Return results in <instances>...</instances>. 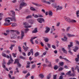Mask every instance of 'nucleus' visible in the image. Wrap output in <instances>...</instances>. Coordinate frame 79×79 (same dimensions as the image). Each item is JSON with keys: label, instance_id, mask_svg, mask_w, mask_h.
<instances>
[{"label": "nucleus", "instance_id": "f257e3e1", "mask_svg": "<svg viewBox=\"0 0 79 79\" xmlns=\"http://www.w3.org/2000/svg\"><path fill=\"white\" fill-rule=\"evenodd\" d=\"M21 1L22 2L20 5L19 10H21L20 9H21V8H22L23 6H27V5L26 3L24 2V0H21Z\"/></svg>", "mask_w": 79, "mask_h": 79}, {"label": "nucleus", "instance_id": "f03ea898", "mask_svg": "<svg viewBox=\"0 0 79 79\" xmlns=\"http://www.w3.org/2000/svg\"><path fill=\"white\" fill-rule=\"evenodd\" d=\"M7 19H10L11 21H13L14 22H16V18H15V15H13L12 18H7Z\"/></svg>", "mask_w": 79, "mask_h": 79}, {"label": "nucleus", "instance_id": "7ed1b4c3", "mask_svg": "<svg viewBox=\"0 0 79 79\" xmlns=\"http://www.w3.org/2000/svg\"><path fill=\"white\" fill-rule=\"evenodd\" d=\"M37 21L39 23H42V22H44L45 20H44V19L43 18H40L39 19H37Z\"/></svg>", "mask_w": 79, "mask_h": 79}, {"label": "nucleus", "instance_id": "20e7f679", "mask_svg": "<svg viewBox=\"0 0 79 79\" xmlns=\"http://www.w3.org/2000/svg\"><path fill=\"white\" fill-rule=\"evenodd\" d=\"M45 28L46 30L44 31L45 33H48V32L50 31V28L47 27H45Z\"/></svg>", "mask_w": 79, "mask_h": 79}, {"label": "nucleus", "instance_id": "39448f33", "mask_svg": "<svg viewBox=\"0 0 79 79\" xmlns=\"http://www.w3.org/2000/svg\"><path fill=\"white\" fill-rule=\"evenodd\" d=\"M2 55V56H3L4 57H5L6 58H8V59H9L10 58V56L8 55H6V54H5L4 53H3Z\"/></svg>", "mask_w": 79, "mask_h": 79}, {"label": "nucleus", "instance_id": "423d86ee", "mask_svg": "<svg viewBox=\"0 0 79 79\" xmlns=\"http://www.w3.org/2000/svg\"><path fill=\"white\" fill-rule=\"evenodd\" d=\"M10 31L11 32H15V33H16V34L19 35V34H20V33L18 31V30H10Z\"/></svg>", "mask_w": 79, "mask_h": 79}, {"label": "nucleus", "instance_id": "0eeeda50", "mask_svg": "<svg viewBox=\"0 0 79 79\" xmlns=\"http://www.w3.org/2000/svg\"><path fill=\"white\" fill-rule=\"evenodd\" d=\"M23 25L24 26H25V28H26V27H30L31 26H29V24H28V23H24Z\"/></svg>", "mask_w": 79, "mask_h": 79}, {"label": "nucleus", "instance_id": "6e6552de", "mask_svg": "<svg viewBox=\"0 0 79 79\" xmlns=\"http://www.w3.org/2000/svg\"><path fill=\"white\" fill-rule=\"evenodd\" d=\"M65 19L68 22H69V23H71V19H70V18L68 17H65Z\"/></svg>", "mask_w": 79, "mask_h": 79}, {"label": "nucleus", "instance_id": "1a4fd4ad", "mask_svg": "<svg viewBox=\"0 0 79 79\" xmlns=\"http://www.w3.org/2000/svg\"><path fill=\"white\" fill-rule=\"evenodd\" d=\"M24 36V32L23 31H22L21 34V37H20L21 39H22L23 38V37Z\"/></svg>", "mask_w": 79, "mask_h": 79}, {"label": "nucleus", "instance_id": "9d476101", "mask_svg": "<svg viewBox=\"0 0 79 79\" xmlns=\"http://www.w3.org/2000/svg\"><path fill=\"white\" fill-rule=\"evenodd\" d=\"M70 45H68V47L69 48L68 49L69 50L71 49L69 48H70V47H71L73 46L72 42H70Z\"/></svg>", "mask_w": 79, "mask_h": 79}, {"label": "nucleus", "instance_id": "9b49d317", "mask_svg": "<svg viewBox=\"0 0 79 79\" xmlns=\"http://www.w3.org/2000/svg\"><path fill=\"white\" fill-rule=\"evenodd\" d=\"M23 49H24V51L25 52H27V50H28V49L27 48H29V47H27V48H26L24 46H23Z\"/></svg>", "mask_w": 79, "mask_h": 79}, {"label": "nucleus", "instance_id": "f8f14e48", "mask_svg": "<svg viewBox=\"0 0 79 79\" xmlns=\"http://www.w3.org/2000/svg\"><path fill=\"white\" fill-rule=\"evenodd\" d=\"M38 32L37 31V28H35L34 30H33L32 31V33H37Z\"/></svg>", "mask_w": 79, "mask_h": 79}, {"label": "nucleus", "instance_id": "ddd939ff", "mask_svg": "<svg viewBox=\"0 0 79 79\" xmlns=\"http://www.w3.org/2000/svg\"><path fill=\"white\" fill-rule=\"evenodd\" d=\"M67 35L68 37H74L75 36V35H71L69 33L67 34Z\"/></svg>", "mask_w": 79, "mask_h": 79}, {"label": "nucleus", "instance_id": "4468645a", "mask_svg": "<svg viewBox=\"0 0 79 79\" xmlns=\"http://www.w3.org/2000/svg\"><path fill=\"white\" fill-rule=\"evenodd\" d=\"M56 10L58 11V10H61L62 9V7H60L59 6H56Z\"/></svg>", "mask_w": 79, "mask_h": 79}, {"label": "nucleus", "instance_id": "2eb2a0df", "mask_svg": "<svg viewBox=\"0 0 79 79\" xmlns=\"http://www.w3.org/2000/svg\"><path fill=\"white\" fill-rule=\"evenodd\" d=\"M76 69H77V72L79 73V67L77 65H76V67L75 69V70H76Z\"/></svg>", "mask_w": 79, "mask_h": 79}, {"label": "nucleus", "instance_id": "dca6fc26", "mask_svg": "<svg viewBox=\"0 0 79 79\" xmlns=\"http://www.w3.org/2000/svg\"><path fill=\"white\" fill-rule=\"evenodd\" d=\"M34 22H35V21L33 19H31L28 21V23H31V24H32V23H34Z\"/></svg>", "mask_w": 79, "mask_h": 79}, {"label": "nucleus", "instance_id": "f3484780", "mask_svg": "<svg viewBox=\"0 0 79 79\" xmlns=\"http://www.w3.org/2000/svg\"><path fill=\"white\" fill-rule=\"evenodd\" d=\"M32 4H33V5H35V6H40L41 5L35 3H32Z\"/></svg>", "mask_w": 79, "mask_h": 79}, {"label": "nucleus", "instance_id": "a211bd4d", "mask_svg": "<svg viewBox=\"0 0 79 79\" xmlns=\"http://www.w3.org/2000/svg\"><path fill=\"white\" fill-rule=\"evenodd\" d=\"M52 6L55 8H56V6H57V4L56 3L53 4H52Z\"/></svg>", "mask_w": 79, "mask_h": 79}, {"label": "nucleus", "instance_id": "6ab92c4d", "mask_svg": "<svg viewBox=\"0 0 79 79\" xmlns=\"http://www.w3.org/2000/svg\"><path fill=\"white\" fill-rule=\"evenodd\" d=\"M19 60H18V59H15V61L14 63V64H16V63H17V64H18V63H19Z\"/></svg>", "mask_w": 79, "mask_h": 79}, {"label": "nucleus", "instance_id": "aec40b11", "mask_svg": "<svg viewBox=\"0 0 79 79\" xmlns=\"http://www.w3.org/2000/svg\"><path fill=\"white\" fill-rule=\"evenodd\" d=\"M10 32H13L10 31V30H6V32L7 34V35H10Z\"/></svg>", "mask_w": 79, "mask_h": 79}, {"label": "nucleus", "instance_id": "412c9836", "mask_svg": "<svg viewBox=\"0 0 79 79\" xmlns=\"http://www.w3.org/2000/svg\"><path fill=\"white\" fill-rule=\"evenodd\" d=\"M71 73V71H68L67 73H66V75H68V76L69 75V76H70Z\"/></svg>", "mask_w": 79, "mask_h": 79}, {"label": "nucleus", "instance_id": "4be33fe9", "mask_svg": "<svg viewBox=\"0 0 79 79\" xmlns=\"http://www.w3.org/2000/svg\"><path fill=\"white\" fill-rule=\"evenodd\" d=\"M62 51H63V52L65 53H67V51L64 48H62Z\"/></svg>", "mask_w": 79, "mask_h": 79}, {"label": "nucleus", "instance_id": "5701e85b", "mask_svg": "<svg viewBox=\"0 0 79 79\" xmlns=\"http://www.w3.org/2000/svg\"><path fill=\"white\" fill-rule=\"evenodd\" d=\"M78 49H79V48H78V47H75L74 48V49H73L74 51L75 52H76V51H77V50H78Z\"/></svg>", "mask_w": 79, "mask_h": 79}, {"label": "nucleus", "instance_id": "b1692460", "mask_svg": "<svg viewBox=\"0 0 79 79\" xmlns=\"http://www.w3.org/2000/svg\"><path fill=\"white\" fill-rule=\"evenodd\" d=\"M70 76H72L73 77H75L76 76V74L74 73H71L70 75Z\"/></svg>", "mask_w": 79, "mask_h": 79}, {"label": "nucleus", "instance_id": "393cba45", "mask_svg": "<svg viewBox=\"0 0 79 79\" xmlns=\"http://www.w3.org/2000/svg\"><path fill=\"white\" fill-rule=\"evenodd\" d=\"M32 18V15H28L25 18V19H29V18Z\"/></svg>", "mask_w": 79, "mask_h": 79}, {"label": "nucleus", "instance_id": "a878e982", "mask_svg": "<svg viewBox=\"0 0 79 79\" xmlns=\"http://www.w3.org/2000/svg\"><path fill=\"white\" fill-rule=\"evenodd\" d=\"M17 37V35H16V34H14L13 35V37H11V39H16Z\"/></svg>", "mask_w": 79, "mask_h": 79}, {"label": "nucleus", "instance_id": "bb28decb", "mask_svg": "<svg viewBox=\"0 0 79 79\" xmlns=\"http://www.w3.org/2000/svg\"><path fill=\"white\" fill-rule=\"evenodd\" d=\"M20 59H23V60H26V58L25 57H24L23 56H20L19 57Z\"/></svg>", "mask_w": 79, "mask_h": 79}, {"label": "nucleus", "instance_id": "cd10ccee", "mask_svg": "<svg viewBox=\"0 0 79 79\" xmlns=\"http://www.w3.org/2000/svg\"><path fill=\"white\" fill-rule=\"evenodd\" d=\"M32 16H34V18H39V16H38V15H34V14H33L32 15Z\"/></svg>", "mask_w": 79, "mask_h": 79}, {"label": "nucleus", "instance_id": "c85d7f7f", "mask_svg": "<svg viewBox=\"0 0 79 79\" xmlns=\"http://www.w3.org/2000/svg\"><path fill=\"white\" fill-rule=\"evenodd\" d=\"M52 14H53L52 13V11L49 10V13H48L49 15H50V16H52Z\"/></svg>", "mask_w": 79, "mask_h": 79}, {"label": "nucleus", "instance_id": "c756f323", "mask_svg": "<svg viewBox=\"0 0 79 79\" xmlns=\"http://www.w3.org/2000/svg\"><path fill=\"white\" fill-rule=\"evenodd\" d=\"M15 44L11 45H10V48L11 49V50H13V47H15Z\"/></svg>", "mask_w": 79, "mask_h": 79}, {"label": "nucleus", "instance_id": "7c9ffc66", "mask_svg": "<svg viewBox=\"0 0 79 79\" xmlns=\"http://www.w3.org/2000/svg\"><path fill=\"white\" fill-rule=\"evenodd\" d=\"M50 77H51V74H49L47 76V79H49L50 78Z\"/></svg>", "mask_w": 79, "mask_h": 79}, {"label": "nucleus", "instance_id": "2f4dec72", "mask_svg": "<svg viewBox=\"0 0 79 79\" xmlns=\"http://www.w3.org/2000/svg\"><path fill=\"white\" fill-rule=\"evenodd\" d=\"M36 66V65L35 64H33L32 66V69H34V68H35Z\"/></svg>", "mask_w": 79, "mask_h": 79}, {"label": "nucleus", "instance_id": "473e14b6", "mask_svg": "<svg viewBox=\"0 0 79 79\" xmlns=\"http://www.w3.org/2000/svg\"><path fill=\"white\" fill-rule=\"evenodd\" d=\"M29 31V29L28 28H26L25 29V33H27L28 31Z\"/></svg>", "mask_w": 79, "mask_h": 79}, {"label": "nucleus", "instance_id": "72a5a7b5", "mask_svg": "<svg viewBox=\"0 0 79 79\" xmlns=\"http://www.w3.org/2000/svg\"><path fill=\"white\" fill-rule=\"evenodd\" d=\"M59 64L60 66H63V65L64 64V62H60Z\"/></svg>", "mask_w": 79, "mask_h": 79}, {"label": "nucleus", "instance_id": "f704fd0d", "mask_svg": "<svg viewBox=\"0 0 79 79\" xmlns=\"http://www.w3.org/2000/svg\"><path fill=\"white\" fill-rule=\"evenodd\" d=\"M39 54L38 52H36L35 54V57H37L38 55H39Z\"/></svg>", "mask_w": 79, "mask_h": 79}, {"label": "nucleus", "instance_id": "c9c22d12", "mask_svg": "<svg viewBox=\"0 0 79 79\" xmlns=\"http://www.w3.org/2000/svg\"><path fill=\"white\" fill-rule=\"evenodd\" d=\"M39 76L41 78H44V75H43L42 74H40Z\"/></svg>", "mask_w": 79, "mask_h": 79}, {"label": "nucleus", "instance_id": "e433bc0d", "mask_svg": "<svg viewBox=\"0 0 79 79\" xmlns=\"http://www.w3.org/2000/svg\"><path fill=\"white\" fill-rule=\"evenodd\" d=\"M10 11H11L13 16H15V12L14 10H11Z\"/></svg>", "mask_w": 79, "mask_h": 79}, {"label": "nucleus", "instance_id": "4c0bfd02", "mask_svg": "<svg viewBox=\"0 0 79 79\" xmlns=\"http://www.w3.org/2000/svg\"><path fill=\"white\" fill-rule=\"evenodd\" d=\"M69 53H70V55H73V52H71V49H69Z\"/></svg>", "mask_w": 79, "mask_h": 79}, {"label": "nucleus", "instance_id": "58836bf2", "mask_svg": "<svg viewBox=\"0 0 79 79\" xmlns=\"http://www.w3.org/2000/svg\"><path fill=\"white\" fill-rule=\"evenodd\" d=\"M30 9L32 11H35V9L32 7H30Z\"/></svg>", "mask_w": 79, "mask_h": 79}, {"label": "nucleus", "instance_id": "ea45409f", "mask_svg": "<svg viewBox=\"0 0 79 79\" xmlns=\"http://www.w3.org/2000/svg\"><path fill=\"white\" fill-rule=\"evenodd\" d=\"M16 26V23H14L12 24L11 26H12V27H14V26Z\"/></svg>", "mask_w": 79, "mask_h": 79}, {"label": "nucleus", "instance_id": "a19ab883", "mask_svg": "<svg viewBox=\"0 0 79 79\" xmlns=\"http://www.w3.org/2000/svg\"><path fill=\"white\" fill-rule=\"evenodd\" d=\"M57 76V74L54 75V76L53 77V79H57V78H56Z\"/></svg>", "mask_w": 79, "mask_h": 79}, {"label": "nucleus", "instance_id": "79ce46f5", "mask_svg": "<svg viewBox=\"0 0 79 79\" xmlns=\"http://www.w3.org/2000/svg\"><path fill=\"white\" fill-rule=\"evenodd\" d=\"M18 49H19V52H21V51H22L21 48V47H19Z\"/></svg>", "mask_w": 79, "mask_h": 79}, {"label": "nucleus", "instance_id": "37998d69", "mask_svg": "<svg viewBox=\"0 0 79 79\" xmlns=\"http://www.w3.org/2000/svg\"><path fill=\"white\" fill-rule=\"evenodd\" d=\"M58 66L56 65L54 67V69H55V70H56L58 69Z\"/></svg>", "mask_w": 79, "mask_h": 79}, {"label": "nucleus", "instance_id": "c03bdc74", "mask_svg": "<svg viewBox=\"0 0 79 79\" xmlns=\"http://www.w3.org/2000/svg\"><path fill=\"white\" fill-rule=\"evenodd\" d=\"M44 41L45 42H48V39L47 38H46L44 39Z\"/></svg>", "mask_w": 79, "mask_h": 79}, {"label": "nucleus", "instance_id": "a18cd8bd", "mask_svg": "<svg viewBox=\"0 0 79 79\" xmlns=\"http://www.w3.org/2000/svg\"><path fill=\"white\" fill-rule=\"evenodd\" d=\"M11 23L10 24H8L7 23H4V25L5 26H9V25H10Z\"/></svg>", "mask_w": 79, "mask_h": 79}, {"label": "nucleus", "instance_id": "49530a36", "mask_svg": "<svg viewBox=\"0 0 79 79\" xmlns=\"http://www.w3.org/2000/svg\"><path fill=\"white\" fill-rule=\"evenodd\" d=\"M59 71H61L63 69V68H62V67H60L59 68Z\"/></svg>", "mask_w": 79, "mask_h": 79}, {"label": "nucleus", "instance_id": "de8ad7c7", "mask_svg": "<svg viewBox=\"0 0 79 79\" xmlns=\"http://www.w3.org/2000/svg\"><path fill=\"white\" fill-rule=\"evenodd\" d=\"M71 22L72 23H76V21L75 20L72 19L71 20Z\"/></svg>", "mask_w": 79, "mask_h": 79}, {"label": "nucleus", "instance_id": "09e8293b", "mask_svg": "<svg viewBox=\"0 0 79 79\" xmlns=\"http://www.w3.org/2000/svg\"><path fill=\"white\" fill-rule=\"evenodd\" d=\"M10 63L12 64V63H13V62H10V60H9V61L7 63V64H8V65H9V64H10Z\"/></svg>", "mask_w": 79, "mask_h": 79}, {"label": "nucleus", "instance_id": "8fccbe9b", "mask_svg": "<svg viewBox=\"0 0 79 79\" xmlns=\"http://www.w3.org/2000/svg\"><path fill=\"white\" fill-rule=\"evenodd\" d=\"M47 45L48 48H51V45L48 43L47 44Z\"/></svg>", "mask_w": 79, "mask_h": 79}, {"label": "nucleus", "instance_id": "3c124183", "mask_svg": "<svg viewBox=\"0 0 79 79\" xmlns=\"http://www.w3.org/2000/svg\"><path fill=\"white\" fill-rule=\"evenodd\" d=\"M63 59L65 60L66 61H68V62H70V61H69L68 59H66V58H63Z\"/></svg>", "mask_w": 79, "mask_h": 79}, {"label": "nucleus", "instance_id": "603ef678", "mask_svg": "<svg viewBox=\"0 0 79 79\" xmlns=\"http://www.w3.org/2000/svg\"><path fill=\"white\" fill-rule=\"evenodd\" d=\"M5 22H8V23H10V20H7V19H6L5 20Z\"/></svg>", "mask_w": 79, "mask_h": 79}, {"label": "nucleus", "instance_id": "864d4df0", "mask_svg": "<svg viewBox=\"0 0 79 79\" xmlns=\"http://www.w3.org/2000/svg\"><path fill=\"white\" fill-rule=\"evenodd\" d=\"M27 72V71H23L22 72L23 73H24V74H26Z\"/></svg>", "mask_w": 79, "mask_h": 79}, {"label": "nucleus", "instance_id": "5fc2aeb1", "mask_svg": "<svg viewBox=\"0 0 79 79\" xmlns=\"http://www.w3.org/2000/svg\"><path fill=\"white\" fill-rule=\"evenodd\" d=\"M71 71L72 72H73V73H75L74 69L73 67H72Z\"/></svg>", "mask_w": 79, "mask_h": 79}, {"label": "nucleus", "instance_id": "6e6d98bb", "mask_svg": "<svg viewBox=\"0 0 79 79\" xmlns=\"http://www.w3.org/2000/svg\"><path fill=\"white\" fill-rule=\"evenodd\" d=\"M17 64L18 65L19 68L21 66V64H20L19 63Z\"/></svg>", "mask_w": 79, "mask_h": 79}, {"label": "nucleus", "instance_id": "4d7b16f0", "mask_svg": "<svg viewBox=\"0 0 79 79\" xmlns=\"http://www.w3.org/2000/svg\"><path fill=\"white\" fill-rule=\"evenodd\" d=\"M45 62L46 63H49V62H48V60L47 59H45Z\"/></svg>", "mask_w": 79, "mask_h": 79}, {"label": "nucleus", "instance_id": "13d9d810", "mask_svg": "<svg viewBox=\"0 0 79 79\" xmlns=\"http://www.w3.org/2000/svg\"><path fill=\"white\" fill-rule=\"evenodd\" d=\"M70 28V27H69L67 28L66 29H67V32H68L69 31V29Z\"/></svg>", "mask_w": 79, "mask_h": 79}, {"label": "nucleus", "instance_id": "bf43d9fd", "mask_svg": "<svg viewBox=\"0 0 79 79\" xmlns=\"http://www.w3.org/2000/svg\"><path fill=\"white\" fill-rule=\"evenodd\" d=\"M63 76L61 75L60 76L59 79H63Z\"/></svg>", "mask_w": 79, "mask_h": 79}, {"label": "nucleus", "instance_id": "052dcab7", "mask_svg": "<svg viewBox=\"0 0 79 79\" xmlns=\"http://www.w3.org/2000/svg\"><path fill=\"white\" fill-rule=\"evenodd\" d=\"M79 58H76L75 60H76V61H77H77H79Z\"/></svg>", "mask_w": 79, "mask_h": 79}, {"label": "nucleus", "instance_id": "680f3d73", "mask_svg": "<svg viewBox=\"0 0 79 79\" xmlns=\"http://www.w3.org/2000/svg\"><path fill=\"white\" fill-rule=\"evenodd\" d=\"M75 42H76L77 44H78L79 45V42L78 41H75Z\"/></svg>", "mask_w": 79, "mask_h": 79}, {"label": "nucleus", "instance_id": "e2e57ef3", "mask_svg": "<svg viewBox=\"0 0 79 79\" xmlns=\"http://www.w3.org/2000/svg\"><path fill=\"white\" fill-rule=\"evenodd\" d=\"M2 66H3V68H4V69H6V66H5V65H2Z\"/></svg>", "mask_w": 79, "mask_h": 79}, {"label": "nucleus", "instance_id": "0e129e2a", "mask_svg": "<svg viewBox=\"0 0 79 79\" xmlns=\"http://www.w3.org/2000/svg\"><path fill=\"white\" fill-rule=\"evenodd\" d=\"M3 64H2V65H5V64H6V62H5V61H3Z\"/></svg>", "mask_w": 79, "mask_h": 79}, {"label": "nucleus", "instance_id": "69168bd1", "mask_svg": "<svg viewBox=\"0 0 79 79\" xmlns=\"http://www.w3.org/2000/svg\"><path fill=\"white\" fill-rule=\"evenodd\" d=\"M10 61H11V62H13V61H14L13 60V59H12V58H10Z\"/></svg>", "mask_w": 79, "mask_h": 79}, {"label": "nucleus", "instance_id": "338daca9", "mask_svg": "<svg viewBox=\"0 0 79 79\" xmlns=\"http://www.w3.org/2000/svg\"><path fill=\"white\" fill-rule=\"evenodd\" d=\"M12 55H13V57H14V58H15V57H16V55L15 54V53H13Z\"/></svg>", "mask_w": 79, "mask_h": 79}, {"label": "nucleus", "instance_id": "774afa93", "mask_svg": "<svg viewBox=\"0 0 79 79\" xmlns=\"http://www.w3.org/2000/svg\"><path fill=\"white\" fill-rule=\"evenodd\" d=\"M30 52H31V53H33V49H31L30 50Z\"/></svg>", "mask_w": 79, "mask_h": 79}]
</instances>
